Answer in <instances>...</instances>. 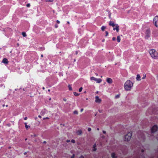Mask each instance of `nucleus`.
Returning a JSON list of instances; mask_svg holds the SVG:
<instances>
[{
	"label": "nucleus",
	"instance_id": "1",
	"mask_svg": "<svg viewBox=\"0 0 158 158\" xmlns=\"http://www.w3.org/2000/svg\"><path fill=\"white\" fill-rule=\"evenodd\" d=\"M133 86V83L130 80H127L124 84V89L127 91H130Z\"/></svg>",
	"mask_w": 158,
	"mask_h": 158
},
{
	"label": "nucleus",
	"instance_id": "2",
	"mask_svg": "<svg viewBox=\"0 0 158 158\" xmlns=\"http://www.w3.org/2000/svg\"><path fill=\"white\" fill-rule=\"evenodd\" d=\"M149 53L151 57L154 59H156L158 57V53L154 49H151L149 51Z\"/></svg>",
	"mask_w": 158,
	"mask_h": 158
},
{
	"label": "nucleus",
	"instance_id": "3",
	"mask_svg": "<svg viewBox=\"0 0 158 158\" xmlns=\"http://www.w3.org/2000/svg\"><path fill=\"white\" fill-rule=\"evenodd\" d=\"M132 136V133L131 132H128L127 134L125 135L124 137L125 141H129L131 139Z\"/></svg>",
	"mask_w": 158,
	"mask_h": 158
},
{
	"label": "nucleus",
	"instance_id": "4",
	"mask_svg": "<svg viewBox=\"0 0 158 158\" xmlns=\"http://www.w3.org/2000/svg\"><path fill=\"white\" fill-rule=\"evenodd\" d=\"M151 31L149 29H147L145 32V39L146 40H148L150 37Z\"/></svg>",
	"mask_w": 158,
	"mask_h": 158
},
{
	"label": "nucleus",
	"instance_id": "5",
	"mask_svg": "<svg viewBox=\"0 0 158 158\" xmlns=\"http://www.w3.org/2000/svg\"><path fill=\"white\" fill-rule=\"evenodd\" d=\"M153 23L155 26L157 27H158V16H156L154 18L153 20Z\"/></svg>",
	"mask_w": 158,
	"mask_h": 158
},
{
	"label": "nucleus",
	"instance_id": "6",
	"mask_svg": "<svg viewBox=\"0 0 158 158\" xmlns=\"http://www.w3.org/2000/svg\"><path fill=\"white\" fill-rule=\"evenodd\" d=\"M158 128L157 126L156 125H154L151 128V131L152 133H154L156 132Z\"/></svg>",
	"mask_w": 158,
	"mask_h": 158
},
{
	"label": "nucleus",
	"instance_id": "7",
	"mask_svg": "<svg viewBox=\"0 0 158 158\" xmlns=\"http://www.w3.org/2000/svg\"><path fill=\"white\" fill-rule=\"evenodd\" d=\"M95 102L98 103H101L102 100L98 96H96L95 97Z\"/></svg>",
	"mask_w": 158,
	"mask_h": 158
},
{
	"label": "nucleus",
	"instance_id": "8",
	"mask_svg": "<svg viewBox=\"0 0 158 158\" xmlns=\"http://www.w3.org/2000/svg\"><path fill=\"white\" fill-rule=\"evenodd\" d=\"M115 27H113V30H116V31L117 32H118L119 30V26L118 24H115Z\"/></svg>",
	"mask_w": 158,
	"mask_h": 158
},
{
	"label": "nucleus",
	"instance_id": "9",
	"mask_svg": "<svg viewBox=\"0 0 158 158\" xmlns=\"http://www.w3.org/2000/svg\"><path fill=\"white\" fill-rule=\"evenodd\" d=\"M48 111L45 109L43 110L40 112V114L42 115H44L45 114L47 113Z\"/></svg>",
	"mask_w": 158,
	"mask_h": 158
},
{
	"label": "nucleus",
	"instance_id": "10",
	"mask_svg": "<svg viewBox=\"0 0 158 158\" xmlns=\"http://www.w3.org/2000/svg\"><path fill=\"white\" fill-rule=\"evenodd\" d=\"M106 81L109 84H111L112 82V80L111 78H108L106 79Z\"/></svg>",
	"mask_w": 158,
	"mask_h": 158
},
{
	"label": "nucleus",
	"instance_id": "11",
	"mask_svg": "<svg viewBox=\"0 0 158 158\" xmlns=\"http://www.w3.org/2000/svg\"><path fill=\"white\" fill-rule=\"evenodd\" d=\"M2 62V63L6 64H7L8 63V61L6 58H4L3 59Z\"/></svg>",
	"mask_w": 158,
	"mask_h": 158
},
{
	"label": "nucleus",
	"instance_id": "12",
	"mask_svg": "<svg viewBox=\"0 0 158 158\" xmlns=\"http://www.w3.org/2000/svg\"><path fill=\"white\" fill-rule=\"evenodd\" d=\"M109 25L110 26H111L113 27H114L115 26V24H114V23L111 21H110L109 23Z\"/></svg>",
	"mask_w": 158,
	"mask_h": 158
},
{
	"label": "nucleus",
	"instance_id": "13",
	"mask_svg": "<svg viewBox=\"0 0 158 158\" xmlns=\"http://www.w3.org/2000/svg\"><path fill=\"white\" fill-rule=\"evenodd\" d=\"M111 156L112 158H117V156L114 153H112L111 154Z\"/></svg>",
	"mask_w": 158,
	"mask_h": 158
},
{
	"label": "nucleus",
	"instance_id": "14",
	"mask_svg": "<svg viewBox=\"0 0 158 158\" xmlns=\"http://www.w3.org/2000/svg\"><path fill=\"white\" fill-rule=\"evenodd\" d=\"M96 144L95 143L93 146V151H95L97 150V148H96Z\"/></svg>",
	"mask_w": 158,
	"mask_h": 158
},
{
	"label": "nucleus",
	"instance_id": "15",
	"mask_svg": "<svg viewBox=\"0 0 158 158\" xmlns=\"http://www.w3.org/2000/svg\"><path fill=\"white\" fill-rule=\"evenodd\" d=\"M136 80L138 81H140L141 80L140 76L139 74H138L137 75V77L136 78Z\"/></svg>",
	"mask_w": 158,
	"mask_h": 158
},
{
	"label": "nucleus",
	"instance_id": "16",
	"mask_svg": "<svg viewBox=\"0 0 158 158\" xmlns=\"http://www.w3.org/2000/svg\"><path fill=\"white\" fill-rule=\"evenodd\" d=\"M95 81L98 83H100L102 81V80L101 79L96 78Z\"/></svg>",
	"mask_w": 158,
	"mask_h": 158
},
{
	"label": "nucleus",
	"instance_id": "17",
	"mask_svg": "<svg viewBox=\"0 0 158 158\" xmlns=\"http://www.w3.org/2000/svg\"><path fill=\"white\" fill-rule=\"evenodd\" d=\"M25 125V127H26V129H28L29 127H30V126H28L27 125V123H24Z\"/></svg>",
	"mask_w": 158,
	"mask_h": 158
},
{
	"label": "nucleus",
	"instance_id": "18",
	"mask_svg": "<svg viewBox=\"0 0 158 158\" xmlns=\"http://www.w3.org/2000/svg\"><path fill=\"white\" fill-rule=\"evenodd\" d=\"M117 40L118 42H120L121 39H120V36H117Z\"/></svg>",
	"mask_w": 158,
	"mask_h": 158
},
{
	"label": "nucleus",
	"instance_id": "19",
	"mask_svg": "<svg viewBox=\"0 0 158 158\" xmlns=\"http://www.w3.org/2000/svg\"><path fill=\"white\" fill-rule=\"evenodd\" d=\"M96 78H95V77H90V80L92 81L94 80V81H95V80H96Z\"/></svg>",
	"mask_w": 158,
	"mask_h": 158
},
{
	"label": "nucleus",
	"instance_id": "20",
	"mask_svg": "<svg viewBox=\"0 0 158 158\" xmlns=\"http://www.w3.org/2000/svg\"><path fill=\"white\" fill-rule=\"evenodd\" d=\"M106 27L105 26H103L102 27L101 29V30L102 31H104L105 30V29H106Z\"/></svg>",
	"mask_w": 158,
	"mask_h": 158
},
{
	"label": "nucleus",
	"instance_id": "21",
	"mask_svg": "<svg viewBox=\"0 0 158 158\" xmlns=\"http://www.w3.org/2000/svg\"><path fill=\"white\" fill-rule=\"evenodd\" d=\"M73 94L75 96H78L79 95V94L77 93L76 92H74Z\"/></svg>",
	"mask_w": 158,
	"mask_h": 158
},
{
	"label": "nucleus",
	"instance_id": "22",
	"mask_svg": "<svg viewBox=\"0 0 158 158\" xmlns=\"http://www.w3.org/2000/svg\"><path fill=\"white\" fill-rule=\"evenodd\" d=\"M22 35L23 37H26L27 36V35L26 33L24 32H23L22 33Z\"/></svg>",
	"mask_w": 158,
	"mask_h": 158
},
{
	"label": "nucleus",
	"instance_id": "23",
	"mask_svg": "<svg viewBox=\"0 0 158 158\" xmlns=\"http://www.w3.org/2000/svg\"><path fill=\"white\" fill-rule=\"evenodd\" d=\"M68 87L69 88V89L70 90H72V87H71V85H68Z\"/></svg>",
	"mask_w": 158,
	"mask_h": 158
},
{
	"label": "nucleus",
	"instance_id": "24",
	"mask_svg": "<svg viewBox=\"0 0 158 158\" xmlns=\"http://www.w3.org/2000/svg\"><path fill=\"white\" fill-rule=\"evenodd\" d=\"M73 113L74 114H78V112H77V110H75L73 112Z\"/></svg>",
	"mask_w": 158,
	"mask_h": 158
},
{
	"label": "nucleus",
	"instance_id": "25",
	"mask_svg": "<svg viewBox=\"0 0 158 158\" xmlns=\"http://www.w3.org/2000/svg\"><path fill=\"white\" fill-rule=\"evenodd\" d=\"M146 77V75L145 74H143V77H142V79H145Z\"/></svg>",
	"mask_w": 158,
	"mask_h": 158
},
{
	"label": "nucleus",
	"instance_id": "26",
	"mask_svg": "<svg viewBox=\"0 0 158 158\" xmlns=\"http://www.w3.org/2000/svg\"><path fill=\"white\" fill-rule=\"evenodd\" d=\"M82 89H83V88H82V87H80V88H79V92H81L82 91Z\"/></svg>",
	"mask_w": 158,
	"mask_h": 158
},
{
	"label": "nucleus",
	"instance_id": "27",
	"mask_svg": "<svg viewBox=\"0 0 158 158\" xmlns=\"http://www.w3.org/2000/svg\"><path fill=\"white\" fill-rule=\"evenodd\" d=\"M78 134L80 135V134H81V133H82V131L81 130L79 131H78Z\"/></svg>",
	"mask_w": 158,
	"mask_h": 158
},
{
	"label": "nucleus",
	"instance_id": "28",
	"mask_svg": "<svg viewBox=\"0 0 158 158\" xmlns=\"http://www.w3.org/2000/svg\"><path fill=\"white\" fill-rule=\"evenodd\" d=\"M45 1L46 2H53V0H47Z\"/></svg>",
	"mask_w": 158,
	"mask_h": 158
},
{
	"label": "nucleus",
	"instance_id": "29",
	"mask_svg": "<svg viewBox=\"0 0 158 158\" xmlns=\"http://www.w3.org/2000/svg\"><path fill=\"white\" fill-rule=\"evenodd\" d=\"M72 143H75V141L74 139H72L71 141Z\"/></svg>",
	"mask_w": 158,
	"mask_h": 158
},
{
	"label": "nucleus",
	"instance_id": "30",
	"mask_svg": "<svg viewBox=\"0 0 158 158\" xmlns=\"http://www.w3.org/2000/svg\"><path fill=\"white\" fill-rule=\"evenodd\" d=\"M91 128L88 127V131H91Z\"/></svg>",
	"mask_w": 158,
	"mask_h": 158
},
{
	"label": "nucleus",
	"instance_id": "31",
	"mask_svg": "<svg viewBox=\"0 0 158 158\" xmlns=\"http://www.w3.org/2000/svg\"><path fill=\"white\" fill-rule=\"evenodd\" d=\"M105 33H106V36H107L108 34V32L107 31H106Z\"/></svg>",
	"mask_w": 158,
	"mask_h": 158
},
{
	"label": "nucleus",
	"instance_id": "32",
	"mask_svg": "<svg viewBox=\"0 0 158 158\" xmlns=\"http://www.w3.org/2000/svg\"><path fill=\"white\" fill-rule=\"evenodd\" d=\"M75 155L73 154V156H71V158H74Z\"/></svg>",
	"mask_w": 158,
	"mask_h": 158
},
{
	"label": "nucleus",
	"instance_id": "33",
	"mask_svg": "<svg viewBox=\"0 0 158 158\" xmlns=\"http://www.w3.org/2000/svg\"><path fill=\"white\" fill-rule=\"evenodd\" d=\"M49 118H48V117H46V118H43V119L44 120V119H48Z\"/></svg>",
	"mask_w": 158,
	"mask_h": 158
},
{
	"label": "nucleus",
	"instance_id": "34",
	"mask_svg": "<svg viewBox=\"0 0 158 158\" xmlns=\"http://www.w3.org/2000/svg\"><path fill=\"white\" fill-rule=\"evenodd\" d=\"M116 39V38L115 37H113V38H112V40L114 41Z\"/></svg>",
	"mask_w": 158,
	"mask_h": 158
},
{
	"label": "nucleus",
	"instance_id": "35",
	"mask_svg": "<svg viewBox=\"0 0 158 158\" xmlns=\"http://www.w3.org/2000/svg\"><path fill=\"white\" fill-rule=\"evenodd\" d=\"M56 22L57 23H58V24L60 23V21L58 20H57L56 21Z\"/></svg>",
	"mask_w": 158,
	"mask_h": 158
},
{
	"label": "nucleus",
	"instance_id": "36",
	"mask_svg": "<svg viewBox=\"0 0 158 158\" xmlns=\"http://www.w3.org/2000/svg\"><path fill=\"white\" fill-rule=\"evenodd\" d=\"M30 6V4H27V7H29Z\"/></svg>",
	"mask_w": 158,
	"mask_h": 158
},
{
	"label": "nucleus",
	"instance_id": "37",
	"mask_svg": "<svg viewBox=\"0 0 158 158\" xmlns=\"http://www.w3.org/2000/svg\"><path fill=\"white\" fill-rule=\"evenodd\" d=\"M70 142V140H68H68H66V142H67V143H69V142Z\"/></svg>",
	"mask_w": 158,
	"mask_h": 158
},
{
	"label": "nucleus",
	"instance_id": "38",
	"mask_svg": "<svg viewBox=\"0 0 158 158\" xmlns=\"http://www.w3.org/2000/svg\"><path fill=\"white\" fill-rule=\"evenodd\" d=\"M63 100L65 102H66L67 101V99L66 98H64Z\"/></svg>",
	"mask_w": 158,
	"mask_h": 158
},
{
	"label": "nucleus",
	"instance_id": "39",
	"mask_svg": "<svg viewBox=\"0 0 158 158\" xmlns=\"http://www.w3.org/2000/svg\"><path fill=\"white\" fill-rule=\"evenodd\" d=\"M102 132L104 134H105L106 133V131H103Z\"/></svg>",
	"mask_w": 158,
	"mask_h": 158
},
{
	"label": "nucleus",
	"instance_id": "40",
	"mask_svg": "<svg viewBox=\"0 0 158 158\" xmlns=\"http://www.w3.org/2000/svg\"><path fill=\"white\" fill-rule=\"evenodd\" d=\"M27 119V117H25L24 118V119L25 120H26Z\"/></svg>",
	"mask_w": 158,
	"mask_h": 158
},
{
	"label": "nucleus",
	"instance_id": "41",
	"mask_svg": "<svg viewBox=\"0 0 158 158\" xmlns=\"http://www.w3.org/2000/svg\"><path fill=\"white\" fill-rule=\"evenodd\" d=\"M83 110V109H81V112H82Z\"/></svg>",
	"mask_w": 158,
	"mask_h": 158
},
{
	"label": "nucleus",
	"instance_id": "42",
	"mask_svg": "<svg viewBox=\"0 0 158 158\" xmlns=\"http://www.w3.org/2000/svg\"><path fill=\"white\" fill-rule=\"evenodd\" d=\"M46 143V141H44L43 142V143Z\"/></svg>",
	"mask_w": 158,
	"mask_h": 158
},
{
	"label": "nucleus",
	"instance_id": "43",
	"mask_svg": "<svg viewBox=\"0 0 158 158\" xmlns=\"http://www.w3.org/2000/svg\"><path fill=\"white\" fill-rule=\"evenodd\" d=\"M80 157L81 158H84V157L83 156H81Z\"/></svg>",
	"mask_w": 158,
	"mask_h": 158
},
{
	"label": "nucleus",
	"instance_id": "44",
	"mask_svg": "<svg viewBox=\"0 0 158 158\" xmlns=\"http://www.w3.org/2000/svg\"><path fill=\"white\" fill-rule=\"evenodd\" d=\"M38 117H39V118H41V116L40 115H39L38 116Z\"/></svg>",
	"mask_w": 158,
	"mask_h": 158
},
{
	"label": "nucleus",
	"instance_id": "45",
	"mask_svg": "<svg viewBox=\"0 0 158 158\" xmlns=\"http://www.w3.org/2000/svg\"><path fill=\"white\" fill-rule=\"evenodd\" d=\"M105 39H103L102 40V42H104L105 41Z\"/></svg>",
	"mask_w": 158,
	"mask_h": 158
},
{
	"label": "nucleus",
	"instance_id": "46",
	"mask_svg": "<svg viewBox=\"0 0 158 158\" xmlns=\"http://www.w3.org/2000/svg\"><path fill=\"white\" fill-rule=\"evenodd\" d=\"M95 75L96 76H98V74L97 73H95Z\"/></svg>",
	"mask_w": 158,
	"mask_h": 158
},
{
	"label": "nucleus",
	"instance_id": "47",
	"mask_svg": "<svg viewBox=\"0 0 158 158\" xmlns=\"http://www.w3.org/2000/svg\"><path fill=\"white\" fill-rule=\"evenodd\" d=\"M27 154V152H25L24 153V155H26Z\"/></svg>",
	"mask_w": 158,
	"mask_h": 158
},
{
	"label": "nucleus",
	"instance_id": "48",
	"mask_svg": "<svg viewBox=\"0 0 158 158\" xmlns=\"http://www.w3.org/2000/svg\"><path fill=\"white\" fill-rule=\"evenodd\" d=\"M157 79L158 80V75L157 76Z\"/></svg>",
	"mask_w": 158,
	"mask_h": 158
},
{
	"label": "nucleus",
	"instance_id": "49",
	"mask_svg": "<svg viewBox=\"0 0 158 158\" xmlns=\"http://www.w3.org/2000/svg\"><path fill=\"white\" fill-rule=\"evenodd\" d=\"M102 137L103 138H105V136H102Z\"/></svg>",
	"mask_w": 158,
	"mask_h": 158
},
{
	"label": "nucleus",
	"instance_id": "50",
	"mask_svg": "<svg viewBox=\"0 0 158 158\" xmlns=\"http://www.w3.org/2000/svg\"><path fill=\"white\" fill-rule=\"evenodd\" d=\"M55 27H56V28L57 27H58V26L56 25H55Z\"/></svg>",
	"mask_w": 158,
	"mask_h": 158
},
{
	"label": "nucleus",
	"instance_id": "51",
	"mask_svg": "<svg viewBox=\"0 0 158 158\" xmlns=\"http://www.w3.org/2000/svg\"><path fill=\"white\" fill-rule=\"evenodd\" d=\"M67 23H68V24H69V23H70L69 22V21H68V22H67Z\"/></svg>",
	"mask_w": 158,
	"mask_h": 158
},
{
	"label": "nucleus",
	"instance_id": "52",
	"mask_svg": "<svg viewBox=\"0 0 158 158\" xmlns=\"http://www.w3.org/2000/svg\"><path fill=\"white\" fill-rule=\"evenodd\" d=\"M156 139H157L158 140V136L157 137H156Z\"/></svg>",
	"mask_w": 158,
	"mask_h": 158
},
{
	"label": "nucleus",
	"instance_id": "53",
	"mask_svg": "<svg viewBox=\"0 0 158 158\" xmlns=\"http://www.w3.org/2000/svg\"><path fill=\"white\" fill-rule=\"evenodd\" d=\"M17 45L18 46H19V44L18 43V44H17Z\"/></svg>",
	"mask_w": 158,
	"mask_h": 158
},
{
	"label": "nucleus",
	"instance_id": "54",
	"mask_svg": "<svg viewBox=\"0 0 158 158\" xmlns=\"http://www.w3.org/2000/svg\"><path fill=\"white\" fill-rule=\"evenodd\" d=\"M42 88H43V89H44H44H45V88H44V87H43Z\"/></svg>",
	"mask_w": 158,
	"mask_h": 158
},
{
	"label": "nucleus",
	"instance_id": "55",
	"mask_svg": "<svg viewBox=\"0 0 158 158\" xmlns=\"http://www.w3.org/2000/svg\"><path fill=\"white\" fill-rule=\"evenodd\" d=\"M141 151L142 152H144V150H142Z\"/></svg>",
	"mask_w": 158,
	"mask_h": 158
},
{
	"label": "nucleus",
	"instance_id": "56",
	"mask_svg": "<svg viewBox=\"0 0 158 158\" xmlns=\"http://www.w3.org/2000/svg\"><path fill=\"white\" fill-rule=\"evenodd\" d=\"M97 130L99 131V128H97Z\"/></svg>",
	"mask_w": 158,
	"mask_h": 158
},
{
	"label": "nucleus",
	"instance_id": "57",
	"mask_svg": "<svg viewBox=\"0 0 158 158\" xmlns=\"http://www.w3.org/2000/svg\"><path fill=\"white\" fill-rule=\"evenodd\" d=\"M43 55H41V57H43Z\"/></svg>",
	"mask_w": 158,
	"mask_h": 158
},
{
	"label": "nucleus",
	"instance_id": "58",
	"mask_svg": "<svg viewBox=\"0 0 158 158\" xmlns=\"http://www.w3.org/2000/svg\"><path fill=\"white\" fill-rule=\"evenodd\" d=\"M48 92H50V89H48Z\"/></svg>",
	"mask_w": 158,
	"mask_h": 158
},
{
	"label": "nucleus",
	"instance_id": "59",
	"mask_svg": "<svg viewBox=\"0 0 158 158\" xmlns=\"http://www.w3.org/2000/svg\"><path fill=\"white\" fill-rule=\"evenodd\" d=\"M4 106H5V105H3V107H4Z\"/></svg>",
	"mask_w": 158,
	"mask_h": 158
},
{
	"label": "nucleus",
	"instance_id": "60",
	"mask_svg": "<svg viewBox=\"0 0 158 158\" xmlns=\"http://www.w3.org/2000/svg\"><path fill=\"white\" fill-rule=\"evenodd\" d=\"M102 76H101V78H102Z\"/></svg>",
	"mask_w": 158,
	"mask_h": 158
},
{
	"label": "nucleus",
	"instance_id": "61",
	"mask_svg": "<svg viewBox=\"0 0 158 158\" xmlns=\"http://www.w3.org/2000/svg\"><path fill=\"white\" fill-rule=\"evenodd\" d=\"M27 139H25V140H27Z\"/></svg>",
	"mask_w": 158,
	"mask_h": 158
},
{
	"label": "nucleus",
	"instance_id": "62",
	"mask_svg": "<svg viewBox=\"0 0 158 158\" xmlns=\"http://www.w3.org/2000/svg\"><path fill=\"white\" fill-rule=\"evenodd\" d=\"M98 93V91H97V93Z\"/></svg>",
	"mask_w": 158,
	"mask_h": 158
},
{
	"label": "nucleus",
	"instance_id": "63",
	"mask_svg": "<svg viewBox=\"0 0 158 158\" xmlns=\"http://www.w3.org/2000/svg\"><path fill=\"white\" fill-rule=\"evenodd\" d=\"M96 115H97V114H95V116H96Z\"/></svg>",
	"mask_w": 158,
	"mask_h": 158
},
{
	"label": "nucleus",
	"instance_id": "64",
	"mask_svg": "<svg viewBox=\"0 0 158 158\" xmlns=\"http://www.w3.org/2000/svg\"><path fill=\"white\" fill-rule=\"evenodd\" d=\"M88 98H86V99L87 100H88Z\"/></svg>",
	"mask_w": 158,
	"mask_h": 158
}]
</instances>
